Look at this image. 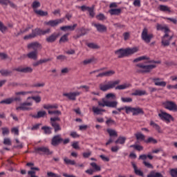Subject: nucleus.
<instances>
[{
    "instance_id": "4c0bfd02",
    "label": "nucleus",
    "mask_w": 177,
    "mask_h": 177,
    "mask_svg": "<svg viewBox=\"0 0 177 177\" xmlns=\"http://www.w3.org/2000/svg\"><path fill=\"white\" fill-rule=\"evenodd\" d=\"M135 136L137 140H144V142L146 140V136H145L142 133H137L135 134Z\"/></svg>"
},
{
    "instance_id": "e433bc0d",
    "label": "nucleus",
    "mask_w": 177,
    "mask_h": 177,
    "mask_svg": "<svg viewBox=\"0 0 177 177\" xmlns=\"http://www.w3.org/2000/svg\"><path fill=\"white\" fill-rule=\"evenodd\" d=\"M58 108H59V106L57 105V104L44 105V109H45L46 110H49L50 109H58Z\"/></svg>"
},
{
    "instance_id": "7ed1b4c3",
    "label": "nucleus",
    "mask_w": 177,
    "mask_h": 177,
    "mask_svg": "<svg viewBox=\"0 0 177 177\" xmlns=\"http://www.w3.org/2000/svg\"><path fill=\"white\" fill-rule=\"evenodd\" d=\"M50 32V29H47L46 30H42L39 28H37L32 30V32L29 35H26L24 37V41H30V39H32V38H35L37 35H45V34H48Z\"/></svg>"
},
{
    "instance_id": "4468645a",
    "label": "nucleus",
    "mask_w": 177,
    "mask_h": 177,
    "mask_svg": "<svg viewBox=\"0 0 177 177\" xmlns=\"http://www.w3.org/2000/svg\"><path fill=\"white\" fill-rule=\"evenodd\" d=\"M81 93L80 91L71 92V93H64L63 96L68 97L69 100H76L77 96H80Z\"/></svg>"
},
{
    "instance_id": "09e8293b",
    "label": "nucleus",
    "mask_w": 177,
    "mask_h": 177,
    "mask_svg": "<svg viewBox=\"0 0 177 177\" xmlns=\"http://www.w3.org/2000/svg\"><path fill=\"white\" fill-rule=\"evenodd\" d=\"M57 60H59V62H66V60H67V57L66 55H59L57 56Z\"/></svg>"
},
{
    "instance_id": "2eb2a0df",
    "label": "nucleus",
    "mask_w": 177,
    "mask_h": 177,
    "mask_svg": "<svg viewBox=\"0 0 177 177\" xmlns=\"http://www.w3.org/2000/svg\"><path fill=\"white\" fill-rule=\"evenodd\" d=\"M28 93H31V91H19L15 93L16 97L13 98V102H21V98L20 96H24L26 95H28Z\"/></svg>"
},
{
    "instance_id": "f3484780",
    "label": "nucleus",
    "mask_w": 177,
    "mask_h": 177,
    "mask_svg": "<svg viewBox=\"0 0 177 177\" xmlns=\"http://www.w3.org/2000/svg\"><path fill=\"white\" fill-rule=\"evenodd\" d=\"M115 74V71L109 70L104 73H99L96 75L97 78H103V77H111Z\"/></svg>"
},
{
    "instance_id": "37998d69",
    "label": "nucleus",
    "mask_w": 177,
    "mask_h": 177,
    "mask_svg": "<svg viewBox=\"0 0 177 177\" xmlns=\"http://www.w3.org/2000/svg\"><path fill=\"white\" fill-rule=\"evenodd\" d=\"M105 97L108 100H115V99H116L115 95L113 93H109L106 94Z\"/></svg>"
},
{
    "instance_id": "c756f323",
    "label": "nucleus",
    "mask_w": 177,
    "mask_h": 177,
    "mask_svg": "<svg viewBox=\"0 0 177 177\" xmlns=\"http://www.w3.org/2000/svg\"><path fill=\"white\" fill-rule=\"evenodd\" d=\"M46 114V111H39L37 112V115H32V118H42L43 117H45Z\"/></svg>"
},
{
    "instance_id": "f257e3e1",
    "label": "nucleus",
    "mask_w": 177,
    "mask_h": 177,
    "mask_svg": "<svg viewBox=\"0 0 177 177\" xmlns=\"http://www.w3.org/2000/svg\"><path fill=\"white\" fill-rule=\"evenodd\" d=\"M139 52V47L136 46L133 48H120L115 51V55L118 56V59H123V57H129L132 55Z\"/></svg>"
},
{
    "instance_id": "8fccbe9b",
    "label": "nucleus",
    "mask_w": 177,
    "mask_h": 177,
    "mask_svg": "<svg viewBox=\"0 0 177 177\" xmlns=\"http://www.w3.org/2000/svg\"><path fill=\"white\" fill-rule=\"evenodd\" d=\"M1 131H2V135L3 136H6V135H9L10 133V131H9V128L8 127H2L1 128Z\"/></svg>"
},
{
    "instance_id": "bf43d9fd",
    "label": "nucleus",
    "mask_w": 177,
    "mask_h": 177,
    "mask_svg": "<svg viewBox=\"0 0 177 177\" xmlns=\"http://www.w3.org/2000/svg\"><path fill=\"white\" fill-rule=\"evenodd\" d=\"M165 20H169V21H171L174 24H176L177 23V19L175 18H169V17H163Z\"/></svg>"
},
{
    "instance_id": "7c9ffc66",
    "label": "nucleus",
    "mask_w": 177,
    "mask_h": 177,
    "mask_svg": "<svg viewBox=\"0 0 177 177\" xmlns=\"http://www.w3.org/2000/svg\"><path fill=\"white\" fill-rule=\"evenodd\" d=\"M51 126L54 128L55 132H59V131H62V127H60V124L57 122H50Z\"/></svg>"
},
{
    "instance_id": "c9c22d12",
    "label": "nucleus",
    "mask_w": 177,
    "mask_h": 177,
    "mask_svg": "<svg viewBox=\"0 0 177 177\" xmlns=\"http://www.w3.org/2000/svg\"><path fill=\"white\" fill-rule=\"evenodd\" d=\"M0 74L3 75V77H9L12 74V71H8V70H0Z\"/></svg>"
},
{
    "instance_id": "774afa93",
    "label": "nucleus",
    "mask_w": 177,
    "mask_h": 177,
    "mask_svg": "<svg viewBox=\"0 0 177 177\" xmlns=\"http://www.w3.org/2000/svg\"><path fill=\"white\" fill-rule=\"evenodd\" d=\"M28 175L30 177H38V176L35 175V171H28Z\"/></svg>"
},
{
    "instance_id": "a18cd8bd",
    "label": "nucleus",
    "mask_w": 177,
    "mask_h": 177,
    "mask_svg": "<svg viewBox=\"0 0 177 177\" xmlns=\"http://www.w3.org/2000/svg\"><path fill=\"white\" fill-rule=\"evenodd\" d=\"M36 15H39V16H48V12H44L41 10H35Z\"/></svg>"
},
{
    "instance_id": "423d86ee",
    "label": "nucleus",
    "mask_w": 177,
    "mask_h": 177,
    "mask_svg": "<svg viewBox=\"0 0 177 177\" xmlns=\"http://www.w3.org/2000/svg\"><path fill=\"white\" fill-rule=\"evenodd\" d=\"M99 107H110L111 109H117V106H118V102L113 101H107L104 99H102V102L98 101Z\"/></svg>"
},
{
    "instance_id": "a878e982",
    "label": "nucleus",
    "mask_w": 177,
    "mask_h": 177,
    "mask_svg": "<svg viewBox=\"0 0 177 177\" xmlns=\"http://www.w3.org/2000/svg\"><path fill=\"white\" fill-rule=\"evenodd\" d=\"M131 165L134 169L136 175H138V176H143V171H140V169H138V167L134 162H131Z\"/></svg>"
},
{
    "instance_id": "ddd939ff",
    "label": "nucleus",
    "mask_w": 177,
    "mask_h": 177,
    "mask_svg": "<svg viewBox=\"0 0 177 177\" xmlns=\"http://www.w3.org/2000/svg\"><path fill=\"white\" fill-rule=\"evenodd\" d=\"M61 143H63V138H62V135L58 134L54 136L51 140L52 146H59Z\"/></svg>"
},
{
    "instance_id": "603ef678",
    "label": "nucleus",
    "mask_w": 177,
    "mask_h": 177,
    "mask_svg": "<svg viewBox=\"0 0 177 177\" xmlns=\"http://www.w3.org/2000/svg\"><path fill=\"white\" fill-rule=\"evenodd\" d=\"M169 174L172 177H177V168L171 169Z\"/></svg>"
},
{
    "instance_id": "79ce46f5",
    "label": "nucleus",
    "mask_w": 177,
    "mask_h": 177,
    "mask_svg": "<svg viewBox=\"0 0 177 177\" xmlns=\"http://www.w3.org/2000/svg\"><path fill=\"white\" fill-rule=\"evenodd\" d=\"M106 132L109 133V136H118V134H117V131L115 130L112 129H108L106 130Z\"/></svg>"
},
{
    "instance_id": "dca6fc26",
    "label": "nucleus",
    "mask_w": 177,
    "mask_h": 177,
    "mask_svg": "<svg viewBox=\"0 0 177 177\" xmlns=\"http://www.w3.org/2000/svg\"><path fill=\"white\" fill-rule=\"evenodd\" d=\"M91 24L93 27H95L98 32H106V31H107V28L104 25L96 24L95 22H93Z\"/></svg>"
},
{
    "instance_id": "9b49d317",
    "label": "nucleus",
    "mask_w": 177,
    "mask_h": 177,
    "mask_svg": "<svg viewBox=\"0 0 177 177\" xmlns=\"http://www.w3.org/2000/svg\"><path fill=\"white\" fill-rule=\"evenodd\" d=\"M35 153L37 154H45L46 156H50L53 152L50 151L48 147H39L35 149Z\"/></svg>"
},
{
    "instance_id": "473e14b6",
    "label": "nucleus",
    "mask_w": 177,
    "mask_h": 177,
    "mask_svg": "<svg viewBox=\"0 0 177 177\" xmlns=\"http://www.w3.org/2000/svg\"><path fill=\"white\" fill-rule=\"evenodd\" d=\"M64 162L66 165H75V160L68 159V158H64Z\"/></svg>"
},
{
    "instance_id": "4be33fe9",
    "label": "nucleus",
    "mask_w": 177,
    "mask_h": 177,
    "mask_svg": "<svg viewBox=\"0 0 177 177\" xmlns=\"http://www.w3.org/2000/svg\"><path fill=\"white\" fill-rule=\"evenodd\" d=\"M63 20L62 19H56V20H51L48 22H46L45 24L46 26H50L51 27H55V26H57L59 23H62Z\"/></svg>"
},
{
    "instance_id": "72a5a7b5",
    "label": "nucleus",
    "mask_w": 177,
    "mask_h": 177,
    "mask_svg": "<svg viewBox=\"0 0 177 177\" xmlns=\"http://www.w3.org/2000/svg\"><path fill=\"white\" fill-rule=\"evenodd\" d=\"M12 103H13V97L7 98L0 102V104H12Z\"/></svg>"
},
{
    "instance_id": "20e7f679",
    "label": "nucleus",
    "mask_w": 177,
    "mask_h": 177,
    "mask_svg": "<svg viewBox=\"0 0 177 177\" xmlns=\"http://www.w3.org/2000/svg\"><path fill=\"white\" fill-rule=\"evenodd\" d=\"M34 49V51H32L27 54V55H24L23 57H28V59H32L33 60H37V55H38V50L41 49V45H28V49Z\"/></svg>"
},
{
    "instance_id": "2f4dec72",
    "label": "nucleus",
    "mask_w": 177,
    "mask_h": 177,
    "mask_svg": "<svg viewBox=\"0 0 177 177\" xmlns=\"http://www.w3.org/2000/svg\"><path fill=\"white\" fill-rule=\"evenodd\" d=\"M121 8H116V9H111L109 10V13L110 15H116L118 16V15H120L121 13Z\"/></svg>"
},
{
    "instance_id": "f8f14e48",
    "label": "nucleus",
    "mask_w": 177,
    "mask_h": 177,
    "mask_svg": "<svg viewBox=\"0 0 177 177\" xmlns=\"http://www.w3.org/2000/svg\"><path fill=\"white\" fill-rule=\"evenodd\" d=\"M158 117H160V120L162 121H166L167 122H171V121H174V117L171 115V114L162 111L158 113Z\"/></svg>"
},
{
    "instance_id": "052dcab7",
    "label": "nucleus",
    "mask_w": 177,
    "mask_h": 177,
    "mask_svg": "<svg viewBox=\"0 0 177 177\" xmlns=\"http://www.w3.org/2000/svg\"><path fill=\"white\" fill-rule=\"evenodd\" d=\"M0 31H1V32H6V27L3 26V24L1 21H0Z\"/></svg>"
},
{
    "instance_id": "ea45409f",
    "label": "nucleus",
    "mask_w": 177,
    "mask_h": 177,
    "mask_svg": "<svg viewBox=\"0 0 177 177\" xmlns=\"http://www.w3.org/2000/svg\"><path fill=\"white\" fill-rule=\"evenodd\" d=\"M150 126L154 128L158 132H160L161 127L157 123L154 122L153 121H151Z\"/></svg>"
},
{
    "instance_id": "e2e57ef3",
    "label": "nucleus",
    "mask_w": 177,
    "mask_h": 177,
    "mask_svg": "<svg viewBox=\"0 0 177 177\" xmlns=\"http://www.w3.org/2000/svg\"><path fill=\"white\" fill-rule=\"evenodd\" d=\"M87 11H88L89 15L91 17H93L95 16V12H93V7L89 8Z\"/></svg>"
},
{
    "instance_id": "f03ea898",
    "label": "nucleus",
    "mask_w": 177,
    "mask_h": 177,
    "mask_svg": "<svg viewBox=\"0 0 177 177\" xmlns=\"http://www.w3.org/2000/svg\"><path fill=\"white\" fill-rule=\"evenodd\" d=\"M156 29L158 31H163L165 33V36L162 39V45H169V37H168V33L169 32V28L167 25H161L160 24H156Z\"/></svg>"
},
{
    "instance_id": "680f3d73",
    "label": "nucleus",
    "mask_w": 177,
    "mask_h": 177,
    "mask_svg": "<svg viewBox=\"0 0 177 177\" xmlns=\"http://www.w3.org/2000/svg\"><path fill=\"white\" fill-rule=\"evenodd\" d=\"M96 19L97 20H104L106 19V17H104V15L103 14H99L96 16Z\"/></svg>"
},
{
    "instance_id": "4d7b16f0",
    "label": "nucleus",
    "mask_w": 177,
    "mask_h": 177,
    "mask_svg": "<svg viewBox=\"0 0 177 177\" xmlns=\"http://www.w3.org/2000/svg\"><path fill=\"white\" fill-rule=\"evenodd\" d=\"M48 114H50V115L55 114V115H61L62 112L60 111H50V110H48Z\"/></svg>"
},
{
    "instance_id": "b1692460",
    "label": "nucleus",
    "mask_w": 177,
    "mask_h": 177,
    "mask_svg": "<svg viewBox=\"0 0 177 177\" xmlns=\"http://www.w3.org/2000/svg\"><path fill=\"white\" fill-rule=\"evenodd\" d=\"M160 12H165L167 13H171V7H168V6L165 5H160L158 8Z\"/></svg>"
},
{
    "instance_id": "cd10ccee",
    "label": "nucleus",
    "mask_w": 177,
    "mask_h": 177,
    "mask_svg": "<svg viewBox=\"0 0 177 177\" xmlns=\"http://www.w3.org/2000/svg\"><path fill=\"white\" fill-rule=\"evenodd\" d=\"M96 62H97V59L96 58H95V57H93L91 58L85 59L83 61V64H84V66H86L87 64H91V63H96Z\"/></svg>"
},
{
    "instance_id": "6e6552de",
    "label": "nucleus",
    "mask_w": 177,
    "mask_h": 177,
    "mask_svg": "<svg viewBox=\"0 0 177 177\" xmlns=\"http://www.w3.org/2000/svg\"><path fill=\"white\" fill-rule=\"evenodd\" d=\"M164 109H166V110H169V111H177V105L176 103H175L173 101H165L162 103Z\"/></svg>"
},
{
    "instance_id": "6e6d98bb",
    "label": "nucleus",
    "mask_w": 177,
    "mask_h": 177,
    "mask_svg": "<svg viewBox=\"0 0 177 177\" xmlns=\"http://www.w3.org/2000/svg\"><path fill=\"white\" fill-rule=\"evenodd\" d=\"M3 145H6V146H12V141L10 140V138H4Z\"/></svg>"
},
{
    "instance_id": "39448f33",
    "label": "nucleus",
    "mask_w": 177,
    "mask_h": 177,
    "mask_svg": "<svg viewBox=\"0 0 177 177\" xmlns=\"http://www.w3.org/2000/svg\"><path fill=\"white\" fill-rule=\"evenodd\" d=\"M136 67L138 68L137 69V73H140L141 74H146L147 73H150V71L156 68L157 66L154 64L145 65L144 64H138L136 65Z\"/></svg>"
},
{
    "instance_id": "1a4fd4ad",
    "label": "nucleus",
    "mask_w": 177,
    "mask_h": 177,
    "mask_svg": "<svg viewBox=\"0 0 177 177\" xmlns=\"http://www.w3.org/2000/svg\"><path fill=\"white\" fill-rule=\"evenodd\" d=\"M129 113H132L133 115H139V114H145L143 109L139 106L136 108L129 106L128 108H127V114H129Z\"/></svg>"
},
{
    "instance_id": "5701e85b",
    "label": "nucleus",
    "mask_w": 177,
    "mask_h": 177,
    "mask_svg": "<svg viewBox=\"0 0 177 177\" xmlns=\"http://www.w3.org/2000/svg\"><path fill=\"white\" fill-rule=\"evenodd\" d=\"M59 33H53L50 37L46 38L47 42H55V41H56V39H57V38L59 37Z\"/></svg>"
},
{
    "instance_id": "393cba45",
    "label": "nucleus",
    "mask_w": 177,
    "mask_h": 177,
    "mask_svg": "<svg viewBox=\"0 0 177 177\" xmlns=\"http://www.w3.org/2000/svg\"><path fill=\"white\" fill-rule=\"evenodd\" d=\"M145 95H147V92L142 90H135V91L131 93V96H145Z\"/></svg>"
},
{
    "instance_id": "aec40b11",
    "label": "nucleus",
    "mask_w": 177,
    "mask_h": 177,
    "mask_svg": "<svg viewBox=\"0 0 177 177\" xmlns=\"http://www.w3.org/2000/svg\"><path fill=\"white\" fill-rule=\"evenodd\" d=\"M15 71H18L19 73H32V68L31 67H25L23 68L19 66L14 69Z\"/></svg>"
},
{
    "instance_id": "0e129e2a",
    "label": "nucleus",
    "mask_w": 177,
    "mask_h": 177,
    "mask_svg": "<svg viewBox=\"0 0 177 177\" xmlns=\"http://www.w3.org/2000/svg\"><path fill=\"white\" fill-rule=\"evenodd\" d=\"M144 165H145L147 167V168H150L151 169H153V165H151L149 162H147L146 161L143 162Z\"/></svg>"
},
{
    "instance_id": "de8ad7c7",
    "label": "nucleus",
    "mask_w": 177,
    "mask_h": 177,
    "mask_svg": "<svg viewBox=\"0 0 177 177\" xmlns=\"http://www.w3.org/2000/svg\"><path fill=\"white\" fill-rule=\"evenodd\" d=\"M90 165L93 168L94 171H100V166L97 165L95 162H91Z\"/></svg>"
},
{
    "instance_id": "49530a36",
    "label": "nucleus",
    "mask_w": 177,
    "mask_h": 177,
    "mask_svg": "<svg viewBox=\"0 0 177 177\" xmlns=\"http://www.w3.org/2000/svg\"><path fill=\"white\" fill-rule=\"evenodd\" d=\"M68 35H64V36H62L59 39V44H66V42L68 41Z\"/></svg>"
},
{
    "instance_id": "69168bd1",
    "label": "nucleus",
    "mask_w": 177,
    "mask_h": 177,
    "mask_svg": "<svg viewBox=\"0 0 177 177\" xmlns=\"http://www.w3.org/2000/svg\"><path fill=\"white\" fill-rule=\"evenodd\" d=\"M11 132L15 133V135H19V129L17 127H13L11 129Z\"/></svg>"
},
{
    "instance_id": "58836bf2",
    "label": "nucleus",
    "mask_w": 177,
    "mask_h": 177,
    "mask_svg": "<svg viewBox=\"0 0 177 177\" xmlns=\"http://www.w3.org/2000/svg\"><path fill=\"white\" fill-rule=\"evenodd\" d=\"M125 140H127V138L125 137H119L116 141H115V145H124L125 143Z\"/></svg>"
},
{
    "instance_id": "3c124183",
    "label": "nucleus",
    "mask_w": 177,
    "mask_h": 177,
    "mask_svg": "<svg viewBox=\"0 0 177 177\" xmlns=\"http://www.w3.org/2000/svg\"><path fill=\"white\" fill-rule=\"evenodd\" d=\"M106 124L108 127H110L111 125H116L117 122H115L111 118H109L106 121Z\"/></svg>"
},
{
    "instance_id": "338daca9",
    "label": "nucleus",
    "mask_w": 177,
    "mask_h": 177,
    "mask_svg": "<svg viewBox=\"0 0 177 177\" xmlns=\"http://www.w3.org/2000/svg\"><path fill=\"white\" fill-rule=\"evenodd\" d=\"M71 136L74 139H75V138H80V135H78V133H77L75 131H72L71 133Z\"/></svg>"
},
{
    "instance_id": "412c9836",
    "label": "nucleus",
    "mask_w": 177,
    "mask_h": 177,
    "mask_svg": "<svg viewBox=\"0 0 177 177\" xmlns=\"http://www.w3.org/2000/svg\"><path fill=\"white\" fill-rule=\"evenodd\" d=\"M92 111L97 115H102L103 113H106V109H100L98 106H93Z\"/></svg>"
},
{
    "instance_id": "6ab92c4d",
    "label": "nucleus",
    "mask_w": 177,
    "mask_h": 177,
    "mask_svg": "<svg viewBox=\"0 0 177 177\" xmlns=\"http://www.w3.org/2000/svg\"><path fill=\"white\" fill-rule=\"evenodd\" d=\"M152 80L156 86H162L163 88L167 86V82L165 81H161L160 78L154 77L152 79Z\"/></svg>"
},
{
    "instance_id": "5fc2aeb1",
    "label": "nucleus",
    "mask_w": 177,
    "mask_h": 177,
    "mask_svg": "<svg viewBox=\"0 0 177 177\" xmlns=\"http://www.w3.org/2000/svg\"><path fill=\"white\" fill-rule=\"evenodd\" d=\"M121 100L123 103H131V102H132V98H131V97H122Z\"/></svg>"
},
{
    "instance_id": "a19ab883",
    "label": "nucleus",
    "mask_w": 177,
    "mask_h": 177,
    "mask_svg": "<svg viewBox=\"0 0 177 177\" xmlns=\"http://www.w3.org/2000/svg\"><path fill=\"white\" fill-rule=\"evenodd\" d=\"M149 57L146 55L145 56H141V57H139L138 58H136L133 59V62L134 63H138V62H142V60H149Z\"/></svg>"
},
{
    "instance_id": "bb28decb",
    "label": "nucleus",
    "mask_w": 177,
    "mask_h": 177,
    "mask_svg": "<svg viewBox=\"0 0 177 177\" xmlns=\"http://www.w3.org/2000/svg\"><path fill=\"white\" fill-rule=\"evenodd\" d=\"M75 27H77V24H74L73 26H67L61 27V30L62 31H74L75 30Z\"/></svg>"
},
{
    "instance_id": "c03bdc74",
    "label": "nucleus",
    "mask_w": 177,
    "mask_h": 177,
    "mask_svg": "<svg viewBox=\"0 0 177 177\" xmlns=\"http://www.w3.org/2000/svg\"><path fill=\"white\" fill-rule=\"evenodd\" d=\"M41 129L44 131V133H46V135H50V133H52V131L50 130V127H49L44 126L41 127Z\"/></svg>"
},
{
    "instance_id": "c85d7f7f",
    "label": "nucleus",
    "mask_w": 177,
    "mask_h": 177,
    "mask_svg": "<svg viewBox=\"0 0 177 177\" xmlns=\"http://www.w3.org/2000/svg\"><path fill=\"white\" fill-rule=\"evenodd\" d=\"M130 86H132V85L129 83H124L123 84L119 85L115 87V89H119V91H122L124 89H127L128 88H130Z\"/></svg>"
},
{
    "instance_id": "0eeeda50",
    "label": "nucleus",
    "mask_w": 177,
    "mask_h": 177,
    "mask_svg": "<svg viewBox=\"0 0 177 177\" xmlns=\"http://www.w3.org/2000/svg\"><path fill=\"white\" fill-rule=\"evenodd\" d=\"M121 81L120 80L112 81L109 82L107 84H100V91H102L103 92H106V91H109V89H113V88H115L116 85H118Z\"/></svg>"
},
{
    "instance_id": "a211bd4d",
    "label": "nucleus",
    "mask_w": 177,
    "mask_h": 177,
    "mask_svg": "<svg viewBox=\"0 0 177 177\" xmlns=\"http://www.w3.org/2000/svg\"><path fill=\"white\" fill-rule=\"evenodd\" d=\"M29 106H32V103L31 102H24L20 104L19 106L16 108V110H22V111H26L27 110H30Z\"/></svg>"
},
{
    "instance_id": "9d476101",
    "label": "nucleus",
    "mask_w": 177,
    "mask_h": 177,
    "mask_svg": "<svg viewBox=\"0 0 177 177\" xmlns=\"http://www.w3.org/2000/svg\"><path fill=\"white\" fill-rule=\"evenodd\" d=\"M142 39L145 41V42H147V44H149L150 41H151V39L153 38V35L151 33L149 32V30L147 28H144L142 32Z\"/></svg>"
},
{
    "instance_id": "13d9d810",
    "label": "nucleus",
    "mask_w": 177,
    "mask_h": 177,
    "mask_svg": "<svg viewBox=\"0 0 177 177\" xmlns=\"http://www.w3.org/2000/svg\"><path fill=\"white\" fill-rule=\"evenodd\" d=\"M28 99H32L36 103H39V102H41V97L39 96L29 97Z\"/></svg>"
},
{
    "instance_id": "f704fd0d",
    "label": "nucleus",
    "mask_w": 177,
    "mask_h": 177,
    "mask_svg": "<svg viewBox=\"0 0 177 177\" xmlns=\"http://www.w3.org/2000/svg\"><path fill=\"white\" fill-rule=\"evenodd\" d=\"M145 143H152L153 145H157L158 141H157V140L154 139L153 137H149L145 140Z\"/></svg>"
},
{
    "instance_id": "864d4df0",
    "label": "nucleus",
    "mask_w": 177,
    "mask_h": 177,
    "mask_svg": "<svg viewBox=\"0 0 177 177\" xmlns=\"http://www.w3.org/2000/svg\"><path fill=\"white\" fill-rule=\"evenodd\" d=\"M39 6H41V3L39 1H34L32 3V8L35 12L37 10V9H38V8H39Z\"/></svg>"
}]
</instances>
